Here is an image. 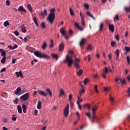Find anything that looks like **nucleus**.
<instances>
[{
  "label": "nucleus",
  "mask_w": 130,
  "mask_h": 130,
  "mask_svg": "<svg viewBox=\"0 0 130 130\" xmlns=\"http://www.w3.org/2000/svg\"><path fill=\"white\" fill-rule=\"evenodd\" d=\"M83 73V70H79V71L76 73V74L78 76H81V75H82Z\"/></svg>",
  "instance_id": "obj_22"
},
{
  "label": "nucleus",
  "mask_w": 130,
  "mask_h": 130,
  "mask_svg": "<svg viewBox=\"0 0 130 130\" xmlns=\"http://www.w3.org/2000/svg\"><path fill=\"white\" fill-rule=\"evenodd\" d=\"M124 10L126 12H130V6L129 7H125Z\"/></svg>",
  "instance_id": "obj_46"
},
{
  "label": "nucleus",
  "mask_w": 130,
  "mask_h": 130,
  "mask_svg": "<svg viewBox=\"0 0 130 130\" xmlns=\"http://www.w3.org/2000/svg\"><path fill=\"white\" fill-rule=\"evenodd\" d=\"M77 106H78V108L79 109V110H81V104L80 103H77Z\"/></svg>",
  "instance_id": "obj_53"
},
{
  "label": "nucleus",
  "mask_w": 130,
  "mask_h": 130,
  "mask_svg": "<svg viewBox=\"0 0 130 130\" xmlns=\"http://www.w3.org/2000/svg\"><path fill=\"white\" fill-rule=\"evenodd\" d=\"M77 103H80V102H82V99H81L80 96H77Z\"/></svg>",
  "instance_id": "obj_36"
},
{
  "label": "nucleus",
  "mask_w": 130,
  "mask_h": 130,
  "mask_svg": "<svg viewBox=\"0 0 130 130\" xmlns=\"http://www.w3.org/2000/svg\"><path fill=\"white\" fill-rule=\"evenodd\" d=\"M38 92L39 93V94H40V95L44 96V97H46L47 96H48V92H47L46 91L38 90Z\"/></svg>",
  "instance_id": "obj_11"
},
{
  "label": "nucleus",
  "mask_w": 130,
  "mask_h": 130,
  "mask_svg": "<svg viewBox=\"0 0 130 130\" xmlns=\"http://www.w3.org/2000/svg\"><path fill=\"white\" fill-rule=\"evenodd\" d=\"M126 60H127V63H128V64H130V56L129 55L127 56Z\"/></svg>",
  "instance_id": "obj_45"
},
{
  "label": "nucleus",
  "mask_w": 130,
  "mask_h": 130,
  "mask_svg": "<svg viewBox=\"0 0 130 130\" xmlns=\"http://www.w3.org/2000/svg\"><path fill=\"white\" fill-rule=\"evenodd\" d=\"M17 110H18V112L19 113H22V108H21V106H20V105L17 106Z\"/></svg>",
  "instance_id": "obj_28"
},
{
  "label": "nucleus",
  "mask_w": 130,
  "mask_h": 130,
  "mask_svg": "<svg viewBox=\"0 0 130 130\" xmlns=\"http://www.w3.org/2000/svg\"><path fill=\"white\" fill-rule=\"evenodd\" d=\"M0 53H1V56L4 57H6V52L3 50V49H0Z\"/></svg>",
  "instance_id": "obj_17"
},
{
  "label": "nucleus",
  "mask_w": 130,
  "mask_h": 130,
  "mask_svg": "<svg viewBox=\"0 0 130 130\" xmlns=\"http://www.w3.org/2000/svg\"><path fill=\"white\" fill-rule=\"evenodd\" d=\"M72 95L70 94L69 95V101L72 102Z\"/></svg>",
  "instance_id": "obj_59"
},
{
  "label": "nucleus",
  "mask_w": 130,
  "mask_h": 130,
  "mask_svg": "<svg viewBox=\"0 0 130 130\" xmlns=\"http://www.w3.org/2000/svg\"><path fill=\"white\" fill-rule=\"evenodd\" d=\"M4 26L7 27L10 25V23L8 21H6L5 22H4Z\"/></svg>",
  "instance_id": "obj_39"
},
{
  "label": "nucleus",
  "mask_w": 130,
  "mask_h": 130,
  "mask_svg": "<svg viewBox=\"0 0 130 130\" xmlns=\"http://www.w3.org/2000/svg\"><path fill=\"white\" fill-rule=\"evenodd\" d=\"M81 25L83 26H85V20H81Z\"/></svg>",
  "instance_id": "obj_56"
},
{
  "label": "nucleus",
  "mask_w": 130,
  "mask_h": 130,
  "mask_svg": "<svg viewBox=\"0 0 130 130\" xmlns=\"http://www.w3.org/2000/svg\"><path fill=\"white\" fill-rule=\"evenodd\" d=\"M64 62L68 63V67L71 68L72 64H73L74 61L72 57L70 56L69 55H67L66 56V60H64Z\"/></svg>",
  "instance_id": "obj_3"
},
{
  "label": "nucleus",
  "mask_w": 130,
  "mask_h": 130,
  "mask_svg": "<svg viewBox=\"0 0 130 130\" xmlns=\"http://www.w3.org/2000/svg\"><path fill=\"white\" fill-rule=\"evenodd\" d=\"M79 63H80V59L75 58V61L74 62V66L76 68V70L80 68V66Z\"/></svg>",
  "instance_id": "obj_8"
},
{
  "label": "nucleus",
  "mask_w": 130,
  "mask_h": 130,
  "mask_svg": "<svg viewBox=\"0 0 130 130\" xmlns=\"http://www.w3.org/2000/svg\"><path fill=\"white\" fill-rule=\"evenodd\" d=\"M85 41V39H83L81 40V41L80 42V46H83V45H84Z\"/></svg>",
  "instance_id": "obj_27"
},
{
  "label": "nucleus",
  "mask_w": 130,
  "mask_h": 130,
  "mask_svg": "<svg viewBox=\"0 0 130 130\" xmlns=\"http://www.w3.org/2000/svg\"><path fill=\"white\" fill-rule=\"evenodd\" d=\"M34 22H35L36 26H37L38 28H39V24L37 23V18L35 17H34Z\"/></svg>",
  "instance_id": "obj_31"
},
{
  "label": "nucleus",
  "mask_w": 130,
  "mask_h": 130,
  "mask_svg": "<svg viewBox=\"0 0 130 130\" xmlns=\"http://www.w3.org/2000/svg\"><path fill=\"white\" fill-rule=\"evenodd\" d=\"M47 47V43L46 42L44 41V44H43L42 48L43 49L45 50Z\"/></svg>",
  "instance_id": "obj_25"
},
{
  "label": "nucleus",
  "mask_w": 130,
  "mask_h": 130,
  "mask_svg": "<svg viewBox=\"0 0 130 130\" xmlns=\"http://www.w3.org/2000/svg\"><path fill=\"white\" fill-rule=\"evenodd\" d=\"M41 26H42L43 29L46 28V25L44 22H42V24H41Z\"/></svg>",
  "instance_id": "obj_41"
},
{
  "label": "nucleus",
  "mask_w": 130,
  "mask_h": 130,
  "mask_svg": "<svg viewBox=\"0 0 130 130\" xmlns=\"http://www.w3.org/2000/svg\"><path fill=\"white\" fill-rule=\"evenodd\" d=\"M86 15H87L90 18H92V19L95 20L94 17L91 14H90L89 11H88L87 12H86Z\"/></svg>",
  "instance_id": "obj_24"
},
{
  "label": "nucleus",
  "mask_w": 130,
  "mask_h": 130,
  "mask_svg": "<svg viewBox=\"0 0 130 130\" xmlns=\"http://www.w3.org/2000/svg\"><path fill=\"white\" fill-rule=\"evenodd\" d=\"M103 27H104V24H103V23L100 24V31H103Z\"/></svg>",
  "instance_id": "obj_42"
},
{
  "label": "nucleus",
  "mask_w": 130,
  "mask_h": 130,
  "mask_svg": "<svg viewBox=\"0 0 130 130\" xmlns=\"http://www.w3.org/2000/svg\"><path fill=\"white\" fill-rule=\"evenodd\" d=\"M34 54H35L36 56L38 57L39 58H47L48 59L50 58L49 56L46 54H41L40 52L35 51V53H34Z\"/></svg>",
  "instance_id": "obj_4"
},
{
  "label": "nucleus",
  "mask_w": 130,
  "mask_h": 130,
  "mask_svg": "<svg viewBox=\"0 0 130 130\" xmlns=\"http://www.w3.org/2000/svg\"><path fill=\"white\" fill-rule=\"evenodd\" d=\"M64 43H62L60 44V45H59V50H60V51H63V50H64Z\"/></svg>",
  "instance_id": "obj_12"
},
{
  "label": "nucleus",
  "mask_w": 130,
  "mask_h": 130,
  "mask_svg": "<svg viewBox=\"0 0 130 130\" xmlns=\"http://www.w3.org/2000/svg\"><path fill=\"white\" fill-rule=\"evenodd\" d=\"M42 107V103L41 101H38V105H37V108L38 109H41Z\"/></svg>",
  "instance_id": "obj_20"
},
{
  "label": "nucleus",
  "mask_w": 130,
  "mask_h": 130,
  "mask_svg": "<svg viewBox=\"0 0 130 130\" xmlns=\"http://www.w3.org/2000/svg\"><path fill=\"white\" fill-rule=\"evenodd\" d=\"M6 5H7L8 6H9L10 5V2L9 0H6Z\"/></svg>",
  "instance_id": "obj_55"
},
{
  "label": "nucleus",
  "mask_w": 130,
  "mask_h": 130,
  "mask_svg": "<svg viewBox=\"0 0 130 130\" xmlns=\"http://www.w3.org/2000/svg\"><path fill=\"white\" fill-rule=\"evenodd\" d=\"M5 72H6V68H2V70H1V73H3Z\"/></svg>",
  "instance_id": "obj_60"
},
{
  "label": "nucleus",
  "mask_w": 130,
  "mask_h": 130,
  "mask_svg": "<svg viewBox=\"0 0 130 130\" xmlns=\"http://www.w3.org/2000/svg\"><path fill=\"white\" fill-rule=\"evenodd\" d=\"M30 97V94L28 92H26L25 94L22 95L20 97V100L22 101H26L28 98Z\"/></svg>",
  "instance_id": "obj_6"
},
{
  "label": "nucleus",
  "mask_w": 130,
  "mask_h": 130,
  "mask_svg": "<svg viewBox=\"0 0 130 130\" xmlns=\"http://www.w3.org/2000/svg\"><path fill=\"white\" fill-rule=\"evenodd\" d=\"M84 106L87 107L88 110H90V104H86L85 105H84Z\"/></svg>",
  "instance_id": "obj_54"
},
{
  "label": "nucleus",
  "mask_w": 130,
  "mask_h": 130,
  "mask_svg": "<svg viewBox=\"0 0 130 130\" xmlns=\"http://www.w3.org/2000/svg\"><path fill=\"white\" fill-rule=\"evenodd\" d=\"M125 50L127 53L130 52V47H125Z\"/></svg>",
  "instance_id": "obj_43"
},
{
  "label": "nucleus",
  "mask_w": 130,
  "mask_h": 130,
  "mask_svg": "<svg viewBox=\"0 0 130 130\" xmlns=\"http://www.w3.org/2000/svg\"><path fill=\"white\" fill-rule=\"evenodd\" d=\"M7 59V57H3V58H2V59L1 60V62L2 63H5L6 62V60Z\"/></svg>",
  "instance_id": "obj_37"
},
{
  "label": "nucleus",
  "mask_w": 130,
  "mask_h": 130,
  "mask_svg": "<svg viewBox=\"0 0 130 130\" xmlns=\"http://www.w3.org/2000/svg\"><path fill=\"white\" fill-rule=\"evenodd\" d=\"M47 94H49V95L52 96V91L51 90L50 88H47L46 89Z\"/></svg>",
  "instance_id": "obj_19"
},
{
  "label": "nucleus",
  "mask_w": 130,
  "mask_h": 130,
  "mask_svg": "<svg viewBox=\"0 0 130 130\" xmlns=\"http://www.w3.org/2000/svg\"><path fill=\"white\" fill-rule=\"evenodd\" d=\"M109 69L107 67L105 68V71H103V73L102 74V78H104V79L106 78V75H107L109 72Z\"/></svg>",
  "instance_id": "obj_9"
},
{
  "label": "nucleus",
  "mask_w": 130,
  "mask_h": 130,
  "mask_svg": "<svg viewBox=\"0 0 130 130\" xmlns=\"http://www.w3.org/2000/svg\"><path fill=\"white\" fill-rule=\"evenodd\" d=\"M70 13L71 16H74V12L73 11V10L71 8H70Z\"/></svg>",
  "instance_id": "obj_38"
},
{
  "label": "nucleus",
  "mask_w": 130,
  "mask_h": 130,
  "mask_svg": "<svg viewBox=\"0 0 130 130\" xmlns=\"http://www.w3.org/2000/svg\"><path fill=\"white\" fill-rule=\"evenodd\" d=\"M115 19H116V20H117V21H119V16H118V15H116L115 16V18H114V20H115Z\"/></svg>",
  "instance_id": "obj_51"
},
{
  "label": "nucleus",
  "mask_w": 130,
  "mask_h": 130,
  "mask_svg": "<svg viewBox=\"0 0 130 130\" xmlns=\"http://www.w3.org/2000/svg\"><path fill=\"white\" fill-rule=\"evenodd\" d=\"M108 26L109 30H110L112 32H114V25H113V24H109Z\"/></svg>",
  "instance_id": "obj_13"
},
{
  "label": "nucleus",
  "mask_w": 130,
  "mask_h": 130,
  "mask_svg": "<svg viewBox=\"0 0 130 130\" xmlns=\"http://www.w3.org/2000/svg\"><path fill=\"white\" fill-rule=\"evenodd\" d=\"M89 82V79L88 78H86L84 80V84L87 85V84Z\"/></svg>",
  "instance_id": "obj_44"
},
{
  "label": "nucleus",
  "mask_w": 130,
  "mask_h": 130,
  "mask_svg": "<svg viewBox=\"0 0 130 130\" xmlns=\"http://www.w3.org/2000/svg\"><path fill=\"white\" fill-rule=\"evenodd\" d=\"M85 114L86 116H87V117H88V118H89V119L92 118V116L90 115L89 113H86Z\"/></svg>",
  "instance_id": "obj_50"
},
{
  "label": "nucleus",
  "mask_w": 130,
  "mask_h": 130,
  "mask_svg": "<svg viewBox=\"0 0 130 130\" xmlns=\"http://www.w3.org/2000/svg\"><path fill=\"white\" fill-rule=\"evenodd\" d=\"M21 31L23 33H25L26 32V27L25 26H22L21 27Z\"/></svg>",
  "instance_id": "obj_33"
},
{
  "label": "nucleus",
  "mask_w": 130,
  "mask_h": 130,
  "mask_svg": "<svg viewBox=\"0 0 130 130\" xmlns=\"http://www.w3.org/2000/svg\"><path fill=\"white\" fill-rule=\"evenodd\" d=\"M18 98H15V101H14L15 104L17 105L18 103Z\"/></svg>",
  "instance_id": "obj_52"
},
{
  "label": "nucleus",
  "mask_w": 130,
  "mask_h": 130,
  "mask_svg": "<svg viewBox=\"0 0 130 130\" xmlns=\"http://www.w3.org/2000/svg\"><path fill=\"white\" fill-rule=\"evenodd\" d=\"M16 59L15 58H13L12 60L11 61V62H12V63L14 64L16 63Z\"/></svg>",
  "instance_id": "obj_58"
},
{
  "label": "nucleus",
  "mask_w": 130,
  "mask_h": 130,
  "mask_svg": "<svg viewBox=\"0 0 130 130\" xmlns=\"http://www.w3.org/2000/svg\"><path fill=\"white\" fill-rule=\"evenodd\" d=\"M99 108L98 106H94V107H93V108L92 109V123H93L94 122L99 123L101 120L99 118H97L96 116H95V113L96 112L97 109Z\"/></svg>",
  "instance_id": "obj_2"
},
{
  "label": "nucleus",
  "mask_w": 130,
  "mask_h": 130,
  "mask_svg": "<svg viewBox=\"0 0 130 130\" xmlns=\"http://www.w3.org/2000/svg\"><path fill=\"white\" fill-rule=\"evenodd\" d=\"M63 37H64L65 39L68 40L69 36L67 35V34H66L65 35H62Z\"/></svg>",
  "instance_id": "obj_57"
},
{
  "label": "nucleus",
  "mask_w": 130,
  "mask_h": 130,
  "mask_svg": "<svg viewBox=\"0 0 130 130\" xmlns=\"http://www.w3.org/2000/svg\"><path fill=\"white\" fill-rule=\"evenodd\" d=\"M15 74H16L17 78H19V77H20V78H23V75L22 74V73H21V71H20L19 72H15Z\"/></svg>",
  "instance_id": "obj_14"
},
{
  "label": "nucleus",
  "mask_w": 130,
  "mask_h": 130,
  "mask_svg": "<svg viewBox=\"0 0 130 130\" xmlns=\"http://www.w3.org/2000/svg\"><path fill=\"white\" fill-rule=\"evenodd\" d=\"M60 32L61 33V34H62V35L64 36V35H67L66 32L65 31V30H64V29L63 28H60Z\"/></svg>",
  "instance_id": "obj_29"
},
{
  "label": "nucleus",
  "mask_w": 130,
  "mask_h": 130,
  "mask_svg": "<svg viewBox=\"0 0 130 130\" xmlns=\"http://www.w3.org/2000/svg\"><path fill=\"white\" fill-rule=\"evenodd\" d=\"M115 82H117L118 84H122V85H124L126 83V80L125 79H121L120 78H116L115 79Z\"/></svg>",
  "instance_id": "obj_7"
},
{
  "label": "nucleus",
  "mask_w": 130,
  "mask_h": 130,
  "mask_svg": "<svg viewBox=\"0 0 130 130\" xmlns=\"http://www.w3.org/2000/svg\"><path fill=\"white\" fill-rule=\"evenodd\" d=\"M109 98H110V101L111 102V105H113V104L115 102L114 99L113 97H112V96H111V95H109Z\"/></svg>",
  "instance_id": "obj_32"
},
{
  "label": "nucleus",
  "mask_w": 130,
  "mask_h": 130,
  "mask_svg": "<svg viewBox=\"0 0 130 130\" xmlns=\"http://www.w3.org/2000/svg\"><path fill=\"white\" fill-rule=\"evenodd\" d=\"M94 90L96 93H99V91L98 90V86L97 85L94 86Z\"/></svg>",
  "instance_id": "obj_40"
},
{
  "label": "nucleus",
  "mask_w": 130,
  "mask_h": 130,
  "mask_svg": "<svg viewBox=\"0 0 130 130\" xmlns=\"http://www.w3.org/2000/svg\"><path fill=\"white\" fill-rule=\"evenodd\" d=\"M14 34H15V35L16 36H18V35H19V32H18V31L17 30H15V31H14Z\"/></svg>",
  "instance_id": "obj_62"
},
{
  "label": "nucleus",
  "mask_w": 130,
  "mask_h": 130,
  "mask_svg": "<svg viewBox=\"0 0 130 130\" xmlns=\"http://www.w3.org/2000/svg\"><path fill=\"white\" fill-rule=\"evenodd\" d=\"M21 88L20 87H18L16 89V90H15V94L17 95L19 94V93L21 91Z\"/></svg>",
  "instance_id": "obj_26"
},
{
  "label": "nucleus",
  "mask_w": 130,
  "mask_h": 130,
  "mask_svg": "<svg viewBox=\"0 0 130 130\" xmlns=\"http://www.w3.org/2000/svg\"><path fill=\"white\" fill-rule=\"evenodd\" d=\"M109 90V87H104V91H105L108 92Z\"/></svg>",
  "instance_id": "obj_63"
},
{
  "label": "nucleus",
  "mask_w": 130,
  "mask_h": 130,
  "mask_svg": "<svg viewBox=\"0 0 130 130\" xmlns=\"http://www.w3.org/2000/svg\"><path fill=\"white\" fill-rule=\"evenodd\" d=\"M8 48L9 49H10V50H13V49H14V47H12V46H10V45H9L8 47Z\"/></svg>",
  "instance_id": "obj_61"
},
{
  "label": "nucleus",
  "mask_w": 130,
  "mask_h": 130,
  "mask_svg": "<svg viewBox=\"0 0 130 130\" xmlns=\"http://www.w3.org/2000/svg\"><path fill=\"white\" fill-rule=\"evenodd\" d=\"M115 54H116V60H118V59H119V54H120L119 49H117V50H116Z\"/></svg>",
  "instance_id": "obj_16"
},
{
  "label": "nucleus",
  "mask_w": 130,
  "mask_h": 130,
  "mask_svg": "<svg viewBox=\"0 0 130 130\" xmlns=\"http://www.w3.org/2000/svg\"><path fill=\"white\" fill-rule=\"evenodd\" d=\"M80 17L81 20H84V16H83V14L81 12L80 13Z\"/></svg>",
  "instance_id": "obj_48"
},
{
  "label": "nucleus",
  "mask_w": 130,
  "mask_h": 130,
  "mask_svg": "<svg viewBox=\"0 0 130 130\" xmlns=\"http://www.w3.org/2000/svg\"><path fill=\"white\" fill-rule=\"evenodd\" d=\"M62 95L65 96V92L63 89H61L60 90V94H59V96H61Z\"/></svg>",
  "instance_id": "obj_23"
},
{
  "label": "nucleus",
  "mask_w": 130,
  "mask_h": 130,
  "mask_svg": "<svg viewBox=\"0 0 130 130\" xmlns=\"http://www.w3.org/2000/svg\"><path fill=\"white\" fill-rule=\"evenodd\" d=\"M34 115L37 116L38 114V111L37 110H35V111L34 112Z\"/></svg>",
  "instance_id": "obj_64"
},
{
  "label": "nucleus",
  "mask_w": 130,
  "mask_h": 130,
  "mask_svg": "<svg viewBox=\"0 0 130 130\" xmlns=\"http://www.w3.org/2000/svg\"><path fill=\"white\" fill-rule=\"evenodd\" d=\"M69 109L70 105L69 104H67L66 107L64 108V110H63V115H64L65 117H68L69 116Z\"/></svg>",
  "instance_id": "obj_5"
},
{
  "label": "nucleus",
  "mask_w": 130,
  "mask_h": 130,
  "mask_svg": "<svg viewBox=\"0 0 130 130\" xmlns=\"http://www.w3.org/2000/svg\"><path fill=\"white\" fill-rule=\"evenodd\" d=\"M53 47H54L53 40H51L50 43L49 48H51V49H52Z\"/></svg>",
  "instance_id": "obj_30"
},
{
  "label": "nucleus",
  "mask_w": 130,
  "mask_h": 130,
  "mask_svg": "<svg viewBox=\"0 0 130 130\" xmlns=\"http://www.w3.org/2000/svg\"><path fill=\"white\" fill-rule=\"evenodd\" d=\"M92 49V47L91 46V45H88V46L87 47V50L91 51Z\"/></svg>",
  "instance_id": "obj_47"
},
{
  "label": "nucleus",
  "mask_w": 130,
  "mask_h": 130,
  "mask_svg": "<svg viewBox=\"0 0 130 130\" xmlns=\"http://www.w3.org/2000/svg\"><path fill=\"white\" fill-rule=\"evenodd\" d=\"M74 25H75V27H76L79 30H80L81 31H82L83 30V27H81L80 25V24H79L78 22H75Z\"/></svg>",
  "instance_id": "obj_10"
},
{
  "label": "nucleus",
  "mask_w": 130,
  "mask_h": 130,
  "mask_svg": "<svg viewBox=\"0 0 130 130\" xmlns=\"http://www.w3.org/2000/svg\"><path fill=\"white\" fill-rule=\"evenodd\" d=\"M52 57H53V58L56 59V60H58V55L57 54H51Z\"/></svg>",
  "instance_id": "obj_21"
},
{
  "label": "nucleus",
  "mask_w": 130,
  "mask_h": 130,
  "mask_svg": "<svg viewBox=\"0 0 130 130\" xmlns=\"http://www.w3.org/2000/svg\"><path fill=\"white\" fill-rule=\"evenodd\" d=\"M55 9L53 8L50 10V13L48 16L47 19L49 21V23L51 24H53L54 20L55 19Z\"/></svg>",
  "instance_id": "obj_1"
},
{
  "label": "nucleus",
  "mask_w": 130,
  "mask_h": 130,
  "mask_svg": "<svg viewBox=\"0 0 130 130\" xmlns=\"http://www.w3.org/2000/svg\"><path fill=\"white\" fill-rule=\"evenodd\" d=\"M84 7L86 9H89V5L86 4H84Z\"/></svg>",
  "instance_id": "obj_49"
},
{
  "label": "nucleus",
  "mask_w": 130,
  "mask_h": 130,
  "mask_svg": "<svg viewBox=\"0 0 130 130\" xmlns=\"http://www.w3.org/2000/svg\"><path fill=\"white\" fill-rule=\"evenodd\" d=\"M27 9H28L29 12H32V9L30 4H28V5H27Z\"/></svg>",
  "instance_id": "obj_35"
},
{
  "label": "nucleus",
  "mask_w": 130,
  "mask_h": 130,
  "mask_svg": "<svg viewBox=\"0 0 130 130\" xmlns=\"http://www.w3.org/2000/svg\"><path fill=\"white\" fill-rule=\"evenodd\" d=\"M18 11H19V12H26V11L25 9H24L23 7L22 6H20L19 7V9H18Z\"/></svg>",
  "instance_id": "obj_15"
},
{
  "label": "nucleus",
  "mask_w": 130,
  "mask_h": 130,
  "mask_svg": "<svg viewBox=\"0 0 130 130\" xmlns=\"http://www.w3.org/2000/svg\"><path fill=\"white\" fill-rule=\"evenodd\" d=\"M47 11L46 9L44 10V11L41 13L40 15L44 18L47 15Z\"/></svg>",
  "instance_id": "obj_18"
},
{
  "label": "nucleus",
  "mask_w": 130,
  "mask_h": 130,
  "mask_svg": "<svg viewBox=\"0 0 130 130\" xmlns=\"http://www.w3.org/2000/svg\"><path fill=\"white\" fill-rule=\"evenodd\" d=\"M84 93H85V89L83 88H82V90L79 91V95L80 96H82L83 94H84Z\"/></svg>",
  "instance_id": "obj_34"
}]
</instances>
